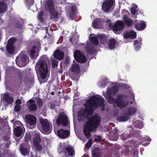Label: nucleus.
Here are the masks:
<instances>
[{
    "instance_id": "nucleus-45",
    "label": "nucleus",
    "mask_w": 157,
    "mask_h": 157,
    "mask_svg": "<svg viewBox=\"0 0 157 157\" xmlns=\"http://www.w3.org/2000/svg\"><path fill=\"white\" fill-rule=\"evenodd\" d=\"M42 141L44 143V146L46 147L48 144L50 142V140L46 137H44L42 139Z\"/></svg>"
},
{
    "instance_id": "nucleus-20",
    "label": "nucleus",
    "mask_w": 157,
    "mask_h": 157,
    "mask_svg": "<svg viewBox=\"0 0 157 157\" xmlns=\"http://www.w3.org/2000/svg\"><path fill=\"white\" fill-rule=\"evenodd\" d=\"M30 146L29 145L26 147L24 144H22L20 146V150L21 154L25 156L29 153Z\"/></svg>"
},
{
    "instance_id": "nucleus-39",
    "label": "nucleus",
    "mask_w": 157,
    "mask_h": 157,
    "mask_svg": "<svg viewBox=\"0 0 157 157\" xmlns=\"http://www.w3.org/2000/svg\"><path fill=\"white\" fill-rule=\"evenodd\" d=\"M23 82H28L32 83L34 82V78L33 76L29 78L25 77L23 79Z\"/></svg>"
},
{
    "instance_id": "nucleus-38",
    "label": "nucleus",
    "mask_w": 157,
    "mask_h": 157,
    "mask_svg": "<svg viewBox=\"0 0 157 157\" xmlns=\"http://www.w3.org/2000/svg\"><path fill=\"white\" fill-rule=\"evenodd\" d=\"M6 9V5L3 2H0V13L4 12Z\"/></svg>"
},
{
    "instance_id": "nucleus-50",
    "label": "nucleus",
    "mask_w": 157,
    "mask_h": 157,
    "mask_svg": "<svg viewBox=\"0 0 157 157\" xmlns=\"http://www.w3.org/2000/svg\"><path fill=\"white\" fill-rule=\"evenodd\" d=\"M43 12L42 11H41L38 16V18L39 20L40 21H41L42 20V16L43 15Z\"/></svg>"
},
{
    "instance_id": "nucleus-10",
    "label": "nucleus",
    "mask_w": 157,
    "mask_h": 157,
    "mask_svg": "<svg viewBox=\"0 0 157 157\" xmlns=\"http://www.w3.org/2000/svg\"><path fill=\"white\" fill-rule=\"evenodd\" d=\"M56 122L58 125L62 124L63 126L67 125L68 120L65 113L62 112L59 113V117L56 120Z\"/></svg>"
},
{
    "instance_id": "nucleus-17",
    "label": "nucleus",
    "mask_w": 157,
    "mask_h": 157,
    "mask_svg": "<svg viewBox=\"0 0 157 157\" xmlns=\"http://www.w3.org/2000/svg\"><path fill=\"white\" fill-rule=\"evenodd\" d=\"M136 33L132 30L124 32L123 37L125 38H130L134 39L136 37Z\"/></svg>"
},
{
    "instance_id": "nucleus-43",
    "label": "nucleus",
    "mask_w": 157,
    "mask_h": 157,
    "mask_svg": "<svg viewBox=\"0 0 157 157\" xmlns=\"http://www.w3.org/2000/svg\"><path fill=\"white\" fill-rule=\"evenodd\" d=\"M15 40V38H11L10 39L8 40V43L7 46H13L14 42Z\"/></svg>"
},
{
    "instance_id": "nucleus-9",
    "label": "nucleus",
    "mask_w": 157,
    "mask_h": 157,
    "mask_svg": "<svg viewBox=\"0 0 157 157\" xmlns=\"http://www.w3.org/2000/svg\"><path fill=\"white\" fill-rule=\"evenodd\" d=\"M41 140L40 135L36 133L35 137L33 140V148L36 151L41 152L43 148V147L40 144Z\"/></svg>"
},
{
    "instance_id": "nucleus-59",
    "label": "nucleus",
    "mask_w": 157,
    "mask_h": 157,
    "mask_svg": "<svg viewBox=\"0 0 157 157\" xmlns=\"http://www.w3.org/2000/svg\"><path fill=\"white\" fill-rule=\"evenodd\" d=\"M51 94L52 95H54V94L55 93L54 92H52L51 93Z\"/></svg>"
},
{
    "instance_id": "nucleus-25",
    "label": "nucleus",
    "mask_w": 157,
    "mask_h": 157,
    "mask_svg": "<svg viewBox=\"0 0 157 157\" xmlns=\"http://www.w3.org/2000/svg\"><path fill=\"white\" fill-rule=\"evenodd\" d=\"M129 118V117L126 112V111L123 113L119 116L118 119L119 121L124 122L127 121Z\"/></svg>"
},
{
    "instance_id": "nucleus-46",
    "label": "nucleus",
    "mask_w": 157,
    "mask_h": 157,
    "mask_svg": "<svg viewBox=\"0 0 157 157\" xmlns=\"http://www.w3.org/2000/svg\"><path fill=\"white\" fill-rule=\"evenodd\" d=\"M13 126L22 127V125L21 123L19 121H16L13 124Z\"/></svg>"
},
{
    "instance_id": "nucleus-57",
    "label": "nucleus",
    "mask_w": 157,
    "mask_h": 157,
    "mask_svg": "<svg viewBox=\"0 0 157 157\" xmlns=\"http://www.w3.org/2000/svg\"><path fill=\"white\" fill-rule=\"evenodd\" d=\"M113 132H114L115 133H116L117 132V129H114L113 130Z\"/></svg>"
},
{
    "instance_id": "nucleus-1",
    "label": "nucleus",
    "mask_w": 157,
    "mask_h": 157,
    "mask_svg": "<svg viewBox=\"0 0 157 157\" xmlns=\"http://www.w3.org/2000/svg\"><path fill=\"white\" fill-rule=\"evenodd\" d=\"M118 90V88L117 86L113 85L108 88L106 94L105 92H103L102 95L109 103H113V107L114 108L116 106L121 108H124L128 105L129 102L131 104L132 103V101L128 100L129 99H130L133 101L134 100V95L131 90L127 96L118 94L116 98L114 99L113 96L116 94Z\"/></svg>"
},
{
    "instance_id": "nucleus-62",
    "label": "nucleus",
    "mask_w": 157,
    "mask_h": 157,
    "mask_svg": "<svg viewBox=\"0 0 157 157\" xmlns=\"http://www.w3.org/2000/svg\"><path fill=\"white\" fill-rule=\"evenodd\" d=\"M72 39L71 38H70V40L71 42H72Z\"/></svg>"
},
{
    "instance_id": "nucleus-13",
    "label": "nucleus",
    "mask_w": 157,
    "mask_h": 157,
    "mask_svg": "<svg viewBox=\"0 0 157 157\" xmlns=\"http://www.w3.org/2000/svg\"><path fill=\"white\" fill-rule=\"evenodd\" d=\"M114 3V0H105L102 6L103 11L105 12H108Z\"/></svg>"
},
{
    "instance_id": "nucleus-54",
    "label": "nucleus",
    "mask_w": 157,
    "mask_h": 157,
    "mask_svg": "<svg viewBox=\"0 0 157 157\" xmlns=\"http://www.w3.org/2000/svg\"><path fill=\"white\" fill-rule=\"evenodd\" d=\"M123 86L126 89L131 88V86L128 84H124Z\"/></svg>"
},
{
    "instance_id": "nucleus-49",
    "label": "nucleus",
    "mask_w": 157,
    "mask_h": 157,
    "mask_svg": "<svg viewBox=\"0 0 157 157\" xmlns=\"http://www.w3.org/2000/svg\"><path fill=\"white\" fill-rule=\"evenodd\" d=\"M21 106L20 105H16L14 107V110L15 112H18L20 110Z\"/></svg>"
},
{
    "instance_id": "nucleus-26",
    "label": "nucleus",
    "mask_w": 157,
    "mask_h": 157,
    "mask_svg": "<svg viewBox=\"0 0 157 157\" xmlns=\"http://www.w3.org/2000/svg\"><path fill=\"white\" fill-rule=\"evenodd\" d=\"M3 99L6 102L11 104L13 102V99L11 96H10L8 93H5L3 96Z\"/></svg>"
},
{
    "instance_id": "nucleus-15",
    "label": "nucleus",
    "mask_w": 157,
    "mask_h": 157,
    "mask_svg": "<svg viewBox=\"0 0 157 157\" xmlns=\"http://www.w3.org/2000/svg\"><path fill=\"white\" fill-rule=\"evenodd\" d=\"M149 144V143H148L144 144L143 143V142L139 143L137 141L135 142L134 141H130L125 144V146L127 147L126 150L127 151L128 150V147H132L133 146L137 147V146H138L140 144H142L143 146H146L148 145Z\"/></svg>"
},
{
    "instance_id": "nucleus-11",
    "label": "nucleus",
    "mask_w": 157,
    "mask_h": 157,
    "mask_svg": "<svg viewBox=\"0 0 157 157\" xmlns=\"http://www.w3.org/2000/svg\"><path fill=\"white\" fill-rule=\"evenodd\" d=\"M25 119L27 124L32 126L33 128L36 126V118L34 115L28 114L25 116Z\"/></svg>"
},
{
    "instance_id": "nucleus-29",
    "label": "nucleus",
    "mask_w": 157,
    "mask_h": 157,
    "mask_svg": "<svg viewBox=\"0 0 157 157\" xmlns=\"http://www.w3.org/2000/svg\"><path fill=\"white\" fill-rule=\"evenodd\" d=\"M92 154L93 157H100V150L98 147L93 148L92 151Z\"/></svg>"
},
{
    "instance_id": "nucleus-28",
    "label": "nucleus",
    "mask_w": 157,
    "mask_h": 157,
    "mask_svg": "<svg viewBox=\"0 0 157 157\" xmlns=\"http://www.w3.org/2000/svg\"><path fill=\"white\" fill-rule=\"evenodd\" d=\"M116 43V41L115 40L111 39L108 42L107 45L106 47H107L109 49H113L115 48Z\"/></svg>"
},
{
    "instance_id": "nucleus-22",
    "label": "nucleus",
    "mask_w": 157,
    "mask_h": 157,
    "mask_svg": "<svg viewBox=\"0 0 157 157\" xmlns=\"http://www.w3.org/2000/svg\"><path fill=\"white\" fill-rule=\"evenodd\" d=\"M102 21L101 19H97L92 23L93 27L95 29L100 28L102 27Z\"/></svg>"
},
{
    "instance_id": "nucleus-12",
    "label": "nucleus",
    "mask_w": 157,
    "mask_h": 157,
    "mask_svg": "<svg viewBox=\"0 0 157 157\" xmlns=\"http://www.w3.org/2000/svg\"><path fill=\"white\" fill-rule=\"evenodd\" d=\"M40 50V45L37 46H33L32 47V49L29 52V55L30 58L33 59H35L38 56L39 52Z\"/></svg>"
},
{
    "instance_id": "nucleus-36",
    "label": "nucleus",
    "mask_w": 157,
    "mask_h": 157,
    "mask_svg": "<svg viewBox=\"0 0 157 157\" xmlns=\"http://www.w3.org/2000/svg\"><path fill=\"white\" fill-rule=\"evenodd\" d=\"M71 11L72 14H70L69 18L70 19H72L74 18L75 17L76 14V8L75 6H72L71 7Z\"/></svg>"
},
{
    "instance_id": "nucleus-21",
    "label": "nucleus",
    "mask_w": 157,
    "mask_h": 157,
    "mask_svg": "<svg viewBox=\"0 0 157 157\" xmlns=\"http://www.w3.org/2000/svg\"><path fill=\"white\" fill-rule=\"evenodd\" d=\"M53 55L55 58L61 60L63 58L64 53L63 52L57 49L54 52Z\"/></svg>"
},
{
    "instance_id": "nucleus-51",
    "label": "nucleus",
    "mask_w": 157,
    "mask_h": 157,
    "mask_svg": "<svg viewBox=\"0 0 157 157\" xmlns=\"http://www.w3.org/2000/svg\"><path fill=\"white\" fill-rule=\"evenodd\" d=\"M105 36L101 34H98L97 35V37L98 38L100 39L101 41L104 40L105 38L104 37Z\"/></svg>"
},
{
    "instance_id": "nucleus-56",
    "label": "nucleus",
    "mask_w": 157,
    "mask_h": 157,
    "mask_svg": "<svg viewBox=\"0 0 157 157\" xmlns=\"http://www.w3.org/2000/svg\"><path fill=\"white\" fill-rule=\"evenodd\" d=\"M38 105L39 106H42V101H41V100H40L38 102Z\"/></svg>"
},
{
    "instance_id": "nucleus-55",
    "label": "nucleus",
    "mask_w": 157,
    "mask_h": 157,
    "mask_svg": "<svg viewBox=\"0 0 157 157\" xmlns=\"http://www.w3.org/2000/svg\"><path fill=\"white\" fill-rule=\"evenodd\" d=\"M101 138L100 136H98L97 138L95 139V140L96 141H98L101 140Z\"/></svg>"
},
{
    "instance_id": "nucleus-27",
    "label": "nucleus",
    "mask_w": 157,
    "mask_h": 157,
    "mask_svg": "<svg viewBox=\"0 0 157 157\" xmlns=\"http://www.w3.org/2000/svg\"><path fill=\"white\" fill-rule=\"evenodd\" d=\"M135 28L138 30L141 31L144 29L146 27V24L144 22L141 21L136 24L135 26Z\"/></svg>"
},
{
    "instance_id": "nucleus-35",
    "label": "nucleus",
    "mask_w": 157,
    "mask_h": 157,
    "mask_svg": "<svg viewBox=\"0 0 157 157\" xmlns=\"http://www.w3.org/2000/svg\"><path fill=\"white\" fill-rule=\"evenodd\" d=\"M133 124L135 127L139 128H141L143 127V123L140 120L135 121L133 123Z\"/></svg>"
},
{
    "instance_id": "nucleus-37",
    "label": "nucleus",
    "mask_w": 157,
    "mask_h": 157,
    "mask_svg": "<svg viewBox=\"0 0 157 157\" xmlns=\"http://www.w3.org/2000/svg\"><path fill=\"white\" fill-rule=\"evenodd\" d=\"M131 13L133 15H136L138 14V10L137 6L136 5H133L131 8L130 10Z\"/></svg>"
},
{
    "instance_id": "nucleus-18",
    "label": "nucleus",
    "mask_w": 157,
    "mask_h": 157,
    "mask_svg": "<svg viewBox=\"0 0 157 157\" xmlns=\"http://www.w3.org/2000/svg\"><path fill=\"white\" fill-rule=\"evenodd\" d=\"M70 134L69 131L67 130L61 129L58 131L57 134L61 138L64 139L67 137Z\"/></svg>"
},
{
    "instance_id": "nucleus-2",
    "label": "nucleus",
    "mask_w": 157,
    "mask_h": 157,
    "mask_svg": "<svg viewBox=\"0 0 157 157\" xmlns=\"http://www.w3.org/2000/svg\"><path fill=\"white\" fill-rule=\"evenodd\" d=\"M105 100L101 96L94 95L92 96L87 100L86 103L84 105L86 107L81 109L78 113V120H81L87 118L89 116L92 115L93 112V108H97L98 106H101L102 108L101 110L105 109Z\"/></svg>"
},
{
    "instance_id": "nucleus-16",
    "label": "nucleus",
    "mask_w": 157,
    "mask_h": 157,
    "mask_svg": "<svg viewBox=\"0 0 157 157\" xmlns=\"http://www.w3.org/2000/svg\"><path fill=\"white\" fill-rule=\"evenodd\" d=\"M124 26V24L122 21H117L113 27V30L116 33H117L116 32L118 31L122 30Z\"/></svg>"
},
{
    "instance_id": "nucleus-61",
    "label": "nucleus",
    "mask_w": 157,
    "mask_h": 157,
    "mask_svg": "<svg viewBox=\"0 0 157 157\" xmlns=\"http://www.w3.org/2000/svg\"><path fill=\"white\" fill-rule=\"evenodd\" d=\"M0 49V50H2V51H3L4 49H3V48H1Z\"/></svg>"
},
{
    "instance_id": "nucleus-52",
    "label": "nucleus",
    "mask_w": 157,
    "mask_h": 157,
    "mask_svg": "<svg viewBox=\"0 0 157 157\" xmlns=\"http://www.w3.org/2000/svg\"><path fill=\"white\" fill-rule=\"evenodd\" d=\"M16 105H20L21 104V101L19 99H17L16 101Z\"/></svg>"
},
{
    "instance_id": "nucleus-4",
    "label": "nucleus",
    "mask_w": 157,
    "mask_h": 157,
    "mask_svg": "<svg viewBox=\"0 0 157 157\" xmlns=\"http://www.w3.org/2000/svg\"><path fill=\"white\" fill-rule=\"evenodd\" d=\"M43 56L40 59L35 66L36 72L39 74L43 79H44L49 75V70L47 65L46 61L47 59Z\"/></svg>"
},
{
    "instance_id": "nucleus-64",
    "label": "nucleus",
    "mask_w": 157,
    "mask_h": 157,
    "mask_svg": "<svg viewBox=\"0 0 157 157\" xmlns=\"http://www.w3.org/2000/svg\"><path fill=\"white\" fill-rule=\"evenodd\" d=\"M104 44V46H106V44Z\"/></svg>"
},
{
    "instance_id": "nucleus-48",
    "label": "nucleus",
    "mask_w": 157,
    "mask_h": 157,
    "mask_svg": "<svg viewBox=\"0 0 157 157\" xmlns=\"http://www.w3.org/2000/svg\"><path fill=\"white\" fill-rule=\"evenodd\" d=\"M92 144V140L90 139L86 143L85 145V147L88 148H90Z\"/></svg>"
},
{
    "instance_id": "nucleus-44",
    "label": "nucleus",
    "mask_w": 157,
    "mask_h": 157,
    "mask_svg": "<svg viewBox=\"0 0 157 157\" xmlns=\"http://www.w3.org/2000/svg\"><path fill=\"white\" fill-rule=\"evenodd\" d=\"M7 50L9 53L12 54L13 53L14 49L13 46H7Z\"/></svg>"
},
{
    "instance_id": "nucleus-23",
    "label": "nucleus",
    "mask_w": 157,
    "mask_h": 157,
    "mask_svg": "<svg viewBox=\"0 0 157 157\" xmlns=\"http://www.w3.org/2000/svg\"><path fill=\"white\" fill-rule=\"evenodd\" d=\"M25 128L23 127H17L14 129V133L15 136L17 137L20 136L22 134L23 132H24Z\"/></svg>"
},
{
    "instance_id": "nucleus-30",
    "label": "nucleus",
    "mask_w": 157,
    "mask_h": 157,
    "mask_svg": "<svg viewBox=\"0 0 157 157\" xmlns=\"http://www.w3.org/2000/svg\"><path fill=\"white\" fill-rule=\"evenodd\" d=\"M123 19L125 24L128 26H129L132 25V20L127 16L124 15L123 16Z\"/></svg>"
},
{
    "instance_id": "nucleus-40",
    "label": "nucleus",
    "mask_w": 157,
    "mask_h": 157,
    "mask_svg": "<svg viewBox=\"0 0 157 157\" xmlns=\"http://www.w3.org/2000/svg\"><path fill=\"white\" fill-rule=\"evenodd\" d=\"M10 139V137L9 136H6L4 137L3 139L6 148L9 147V146L10 144V141L9 140Z\"/></svg>"
},
{
    "instance_id": "nucleus-7",
    "label": "nucleus",
    "mask_w": 157,
    "mask_h": 157,
    "mask_svg": "<svg viewBox=\"0 0 157 157\" xmlns=\"http://www.w3.org/2000/svg\"><path fill=\"white\" fill-rule=\"evenodd\" d=\"M40 122L41 124L43 133L48 134L51 133L52 128V125L47 119L43 118L40 119Z\"/></svg>"
},
{
    "instance_id": "nucleus-19",
    "label": "nucleus",
    "mask_w": 157,
    "mask_h": 157,
    "mask_svg": "<svg viewBox=\"0 0 157 157\" xmlns=\"http://www.w3.org/2000/svg\"><path fill=\"white\" fill-rule=\"evenodd\" d=\"M27 105L29 109L31 111H35L37 109V105L35 101L32 100H29L27 102Z\"/></svg>"
},
{
    "instance_id": "nucleus-3",
    "label": "nucleus",
    "mask_w": 157,
    "mask_h": 157,
    "mask_svg": "<svg viewBox=\"0 0 157 157\" xmlns=\"http://www.w3.org/2000/svg\"><path fill=\"white\" fill-rule=\"evenodd\" d=\"M100 117L98 115H94L90 118L84 125L83 132L88 139L90 136L91 132L95 131L99 125Z\"/></svg>"
},
{
    "instance_id": "nucleus-47",
    "label": "nucleus",
    "mask_w": 157,
    "mask_h": 157,
    "mask_svg": "<svg viewBox=\"0 0 157 157\" xmlns=\"http://www.w3.org/2000/svg\"><path fill=\"white\" fill-rule=\"evenodd\" d=\"M52 67L53 68H55L57 66L58 63V61L57 60H56L54 59H52Z\"/></svg>"
},
{
    "instance_id": "nucleus-14",
    "label": "nucleus",
    "mask_w": 157,
    "mask_h": 157,
    "mask_svg": "<svg viewBox=\"0 0 157 157\" xmlns=\"http://www.w3.org/2000/svg\"><path fill=\"white\" fill-rule=\"evenodd\" d=\"M74 57L75 60L80 63H83L86 61L85 56L79 51H76L74 53Z\"/></svg>"
},
{
    "instance_id": "nucleus-60",
    "label": "nucleus",
    "mask_w": 157,
    "mask_h": 157,
    "mask_svg": "<svg viewBox=\"0 0 157 157\" xmlns=\"http://www.w3.org/2000/svg\"><path fill=\"white\" fill-rule=\"evenodd\" d=\"M45 30L46 31V33H48V28H45Z\"/></svg>"
},
{
    "instance_id": "nucleus-24",
    "label": "nucleus",
    "mask_w": 157,
    "mask_h": 157,
    "mask_svg": "<svg viewBox=\"0 0 157 157\" xmlns=\"http://www.w3.org/2000/svg\"><path fill=\"white\" fill-rule=\"evenodd\" d=\"M85 48L86 51L89 54L92 53L94 51V46L90 43L87 42Z\"/></svg>"
},
{
    "instance_id": "nucleus-41",
    "label": "nucleus",
    "mask_w": 157,
    "mask_h": 157,
    "mask_svg": "<svg viewBox=\"0 0 157 157\" xmlns=\"http://www.w3.org/2000/svg\"><path fill=\"white\" fill-rule=\"evenodd\" d=\"M109 82L108 79L106 78H104L100 82V86L101 87H104Z\"/></svg>"
},
{
    "instance_id": "nucleus-8",
    "label": "nucleus",
    "mask_w": 157,
    "mask_h": 157,
    "mask_svg": "<svg viewBox=\"0 0 157 157\" xmlns=\"http://www.w3.org/2000/svg\"><path fill=\"white\" fill-rule=\"evenodd\" d=\"M29 61V58L27 55L23 53H21L16 58V62L17 65L20 67L25 66Z\"/></svg>"
},
{
    "instance_id": "nucleus-58",
    "label": "nucleus",
    "mask_w": 157,
    "mask_h": 157,
    "mask_svg": "<svg viewBox=\"0 0 157 157\" xmlns=\"http://www.w3.org/2000/svg\"><path fill=\"white\" fill-rule=\"evenodd\" d=\"M118 113V110H115V113H116L115 114L117 115V114Z\"/></svg>"
},
{
    "instance_id": "nucleus-63",
    "label": "nucleus",
    "mask_w": 157,
    "mask_h": 157,
    "mask_svg": "<svg viewBox=\"0 0 157 157\" xmlns=\"http://www.w3.org/2000/svg\"><path fill=\"white\" fill-rule=\"evenodd\" d=\"M124 11H125V12H127V11L125 10H124Z\"/></svg>"
},
{
    "instance_id": "nucleus-53",
    "label": "nucleus",
    "mask_w": 157,
    "mask_h": 157,
    "mask_svg": "<svg viewBox=\"0 0 157 157\" xmlns=\"http://www.w3.org/2000/svg\"><path fill=\"white\" fill-rule=\"evenodd\" d=\"M144 141H148V142H150L151 141V139L149 138L148 136H146L144 138Z\"/></svg>"
},
{
    "instance_id": "nucleus-42",
    "label": "nucleus",
    "mask_w": 157,
    "mask_h": 157,
    "mask_svg": "<svg viewBox=\"0 0 157 157\" xmlns=\"http://www.w3.org/2000/svg\"><path fill=\"white\" fill-rule=\"evenodd\" d=\"M132 135V134L131 133H130V135H128V133L125 132L122 134L121 137L122 140H125L127 138L130 137Z\"/></svg>"
},
{
    "instance_id": "nucleus-6",
    "label": "nucleus",
    "mask_w": 157,
    "mask_h": 157,
    "mask_svg": "<svg viewBox=\"0 0 157 157\" xmlns=\"http://www.w3.org/2000/svg\"><path fill=\"white\" fill-rule=\"evenodd\" d=\"M54 4L52 0H46L45 7L46 10L49 12L52 17L56 18L58 17L59 15L55 11Z\"/></svg>"
},
{
    "instance_id": "nucleus-33",
    "label": "nucleus",
    "mask_w": 157,
    "mask_h": 157,
    "mask_svg": "<svg viewBox=\"0 0 157 157\" xmlns=\"http://www.w3.org/2000/svg\"><path fill=\"white\" fill-rule=\"evenodd\" d=\"M89 38L90 42L95 45H97L98 44V41L95 35L93 34L90 35Z\"/></svg>"
},
{
    "instance_id": "nucleus-34",
    "label": "nucleus",
    "mask_w": 157,
    "mask_h": 157,
    "mask_svg": "<svg viewBox=\"0 0 157 157\" xmlns=\"http://www.w3.org/2000/svg\"><path fill=\"white\" fill-rule=\"evenodd\" d=\"M80 67L78 65L77 63H73L70 68L71 71L74 72H78L79 70Z\"/></svg>"
},
{
    "instance_id": "nucleus-5",
    "label": "nucleus",
    "mask_w": 157,
    "mask_h": 157,
    "mask_svg": "<svg viewBox=\"0 0 157 157\" xmlns=\"http://www.w3.org/2000/svg\"><path fill=\"white\" fill-rule=\"evenodd\" d=\"M59 154L62 157H67L68 154L73 157L75 155V151L74 148L70 145L67 142L61 143L59 148Z\"/></svg>"
},
{
    "instance_id": "nucleus-32",
    "label": "nucleus",
    "mask_w": 157,
    "mask_h": 157,
    "mask_svg": "<svg viewBox=\"0 0 157 157\" xmlns=\"http://www.w3.org/2000/svg\"><path fill=\"white\" fill-rule=\"evenodd\" d=\"M136 108L134 107H132L128 108L126 112L129 115H134L136 111Z\"/></svg>"
},
{
    "instance_id": "nucleus-31",
    "label": "nucleus",
    "mask_w": 157,
    "mask_h": 157,
    "mask_svg": "<svg viewBox=\"0 0 157 157\" xmlns=\"http://www.w3.org/2000/svg\"><path fill=\"white\" fill-rule=\"evenodd\" d=\"M141 41L142 39L141 38L134 41V45L136 50H138L140 48Z\"/></svg>"
}]
</instances>
